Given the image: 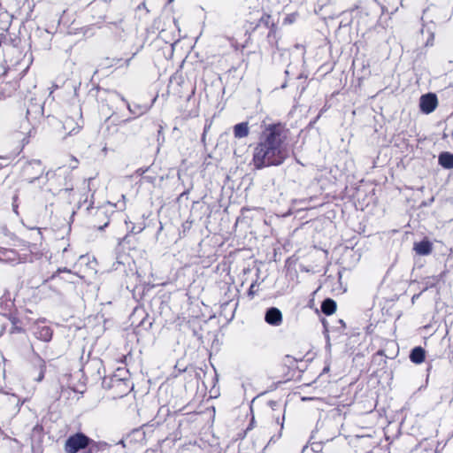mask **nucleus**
<instances>
[{"label":"nucleus","mask_w":453,"mask_h":453,"mask_svg":"<svg viewBox=\"0 0 453 453\" xmlns=\"http://www.w3.org/2000/svg\"><path fill=\"white\" fill-rule=\"evenodd\" d=\"M286 130L280 124L269 125L261 134L253 152L257 168L281 165L290 155Z\"/></svg>","instance_id":"f257e3e1"},{"label":"nucleus","mask_w":453,"mask_h":453,"mask_svg":"<svg viewBox=\"0 0 453 453\" xmlns=\"http://www.w3.org/2000/svg\"><path fill=\"white\" fill-rule=\"evenodd\" d=\"M90 441V439L85 434L78 433L70 436L65 444L66 453H77L80 449H85Z\"/></svg>","instance_id":"f03ea898"},{"label":"nucleus","mask_w":453,"mask_h":453,"mask_svg":"<svg viewBox=\"0 0 453 453\" xmlns=\"http://www.w3.org/2000/svg\"><path fill=\"white\" fill-rule=\"evenodd\" d=\"M438 100L434 94L423 95L419 100L420 111L423 113L429 114L437 107Z\"/></svg>","instance_id":"7ed1b4c3"},{"label":"nucleus","mask_w":453,"mask_h":453,"mask_svg":"<svg viewBox=\"0 0 453 453\" xmlns=\"http://www.w3.org/2000/svg\"><path fill=\"white\" fill-rule=\"evenodd\" d=\"M265 320L271 326H278L282 323V313L278 308L271 307L265 312Z\"/></svg>","instance_id":"20e7f679"},{"label":"nucleus","mask_w":453,"mask_h":453,"mask_svg":"<svg viewBox=\"0 0 453 453\" xmlns=\"http://www.w3.org/2000/svg\"><path fill=\"white\" fill-rule=\"evenodd\" d=\"M34 128L32 127L27 118H24L19 124V130L17 131L21 134V140L27 142L28 138L32 135Z\"/></svg>","instance_id":"39448f33"},{"label":"nucleus","mask_w":453,"mask_h":453,"mask_svg":"<svg viewBox=\"0 0 453 453\" xmlns=\"http://www.w3.org/2000/svg\"><path fill=\"white\" fill-rule=\"evenodd\" d=\"M413 250L418 255L427 256L432 252L433 245L428 240L425 239L419 242H415Z\"/></svg>","instance_id":"423d86ee"},{"label":"nucleus","mask_w":453,"mask_h":453,"mask_svg":"<svg viewBox=\"0 0 453 453\" xmlns=\"http://www.w3.org/2000/svg\"><path fill=\"white\" fill-rule=\"evenodd\" d=\"M34 334L37 339L43 342H49L52 337V331L48 326H37Z\"/></svg>","instance_id":"0eeeda50"},{"label":"nucleus","mask_w":453,"mask_h":453,"mask_svg":"<svg viewBox=\"0 0 453 453\" xmlns=\"http://www.w3.org/2000/svg\"><path fill=\"white\" fill-rule=\"evenodd\" d=\"M250 127L248 122H242L234 127V135L235 138L241 139L248 136Z\"/></svg>","instance_id":"6e6552de"},{"label":"nucleus","mask_w":453,"mask_h":453,"mask_svg":"<svg viewBox=\"0 0 453 453\" xmlns=\"http://www.w3.org/2000/svg\"><path fill=\"white\" fill-rule=\"evenodd\" d=\"M438 162L441 166L445 169L453 168V154L449 152H442L439 155Z\"/></svg>","instance_id":"1a4fd4ad"},{"label":"nucleus","mask_w":453,"mask_h":453,"mask_svg":"<svg viewBox=\"0 0 453 453\" xmlns=\"http://www.w3.org/2000/svg\"><path fill=\"white\" fill-rule=\"evenodd\" d=\"M411 362L421 364L425 360V349L421 347L414 348L410 355Z\"/></svg>","instance_id":"9d476101"},{"label":"nucleus","mask_w":453,"mask_h":453,"mask_svg":"<svg viewBox=\"0 0 453 453\" xmlns=\"http://www.w3.org/2000/svg\"><path fill=\"white\" fill-rule=\"evenodd\" d=\"M321 311L326 315H332L336 311V303L332 299H326L321 304Z\"/></svg>","instance_id":"9b49d317"},{"label":"nucleus","mask_w":453,"mask_h":453,"mask_svg":"<svg viewBox=\"0 0 453 453\" xmlns=\"http://www.w3.org/2000/svg\"><path fill=\"white\" fill-rule=\"evenodd\" d=\"M63 126L65 130H66L68 134L70 135L78 133L81 129V126H79L78 124H75L74 126V121L71 118L65 119Z\"/></svg>","instance_id":"f8f14e48"},{"label":"nucleus","mask_w":453,"mask_h":453,"mask_svg":"<svg viewBox=\"0 0 453 453\" xmlns=\"http://www.w3.org/2000/svg\"><path fill=\"white\" fill-rule=\"evenodd\" d=\"M44 372H45V365L43 363L40 365V373L38 375V378L36 379L37 381H41L44 377Z\"/></svg>","instance_id":"ddd939ff"},{"label":"nucleus","mask_w":453,"mask_h":453,"mask_svg":"<svg viewBox=\"0 0 453 453\" xmlns=\"http://www.w3.org/2000/svg\"><path fill=\"white\" fill-rule=\"evenodd\" d=\"M270 19L271 17L269 15H265L260 19L259 22L264 23L265 26H268Z\"/></svg>","instance_id":"4468645a"},{"label":"nucleus","mask_w":453,"mask_h":453,"mask_svg":"<svg viewBox=\"0 0 453 453\" xmlns=\"http://www.w3.org/2000/svg\"><path fill=\"white\" fill-rule=\"evenodd\" d=\"M72 160L74 162V165H71L72 168H75L77 166V159L75 157H72Z\"/></svg>","instance_id":"2eb2a0df"},{"label":"nucleus","mask_w":453,"mask_h":453,"mask_svg":"<svg viewBox=\"0 0 453 453\" xmlns=\"http://www.w3.org/2000/svg\"><path fill=\"white\" fill-rule=\"evenodd\" d=\"M254 288H255V285H254V284H252V285L250 286V295H253V294H254Z\"/></svg>","instance_id":"dca6fc26"},{"label":"nucleus","mask_w":453,"mask_h":453,"mask_svg":"<svg viewBox=\"0 0 453 453\" xmlns=\"http://www.w3.org/2000/svg\"><path fill=\"white\" fill-rule=\"evenodd\" d=\"M58 272H68L65 268L64 269H59Z\"/></svg>","instance_id":"f3484780"},{"label":"nucleus","mask_w":453,"mask_h":453,"mask_svg":"<svg viewBox=\"0 0 453 453\" xmlns=\"http://www.w3.org/2000/svg\"><path fill=\"white\" fill-rule=\"evenodd\" d=\"M128 110L131 111V112H134L132 108L130 107V105H128Z\"/></svg>","instance_id":"a211bd4d"},{"label":"nucleus","mask_w":453,"mask_h":453,"mask_svg":"<svg viewBox=\"0 0 453 453\" xmlns=\"http://www.w3.org/2000/svg\"><path fill=\"white\" fill-rule=\"evenodd\" d=\"M144 111H141L138 114L141 115L142 114Z\"/></svg>","instance_id":"6ab92c4d"},{"label":"nucleus","mask_w":453,"mask_h":453,"mask_svg":"<svg viewBox=\"0 0 453 453\" xmlns=\"http://www.w3.org/2000/svg\"><path fill=\"white\" fill-rule=\"evenodd\" d=\"M280 426H281V428L283 427V421L280 423Z\"/></svg>","instance_id":"aec40b11"}]
</instances>
